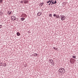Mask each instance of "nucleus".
Instances as JSON below:
<instances>
[{"label":"nucleus","instance_id":"1","mask_svg":"<svg viewBox=\"0 0 78 78\" xmlns=\"http://www.w3.org/2000/svg\"><path fill=\"white\" fill-rule=\"evenodd\" d=\"M59 71L61 73H65V69L64 68H60L59 69Z\"/></svg>","mask_w":78,"mask_h":78},{"label":"nucleus","instance_id":"2","mask_svg":"<svg viewBox=\"0 0 78 78\" xmlns=\"http://www.w3.org/2000/svg\"><path fill=\"white\" fill-rule=\"evenodd\" d=\"M49 2H51L52 3V4H56V2L55 1V2L53 0H49L48 2H47V3H49Z\"/></svg>","mask_w":78,"mask_h":78},{"label":"nucleus","instance_id":"3","mask_svg":"<svg viewBox=\"0 0 78 78\" xmlns=\"http://www.w3.org/2000/svg\"><path fill=\"white\" fill-rule=\"evenodd\" d=\"M60 18H61V20H65V16H61Z\"/></svg>","mask_w":78,"mask_h":78},{"label":"nucleus","instance_id":"4","mask_svg":"<svg viewBox=\"0 0 78 78\" xmlns=\"http://www.w3.org/2000/svg\"><path fill=\"white\" fill-rule=\"evenodd\" d=\"M13 12H12V11L9 10L8 12H7V14H12Z\"/></svg>","mask_w":78,"mask_h":78},{"label":"nucleus","instance_id":"5","mask_svg":"<svg viewBox=\"0 0 78 78\" xmlns=\"http://www.w3.org/2000/svg\"><path fill=\"white\" fill-rule=\"evenodd\" d=\"M11 19L12 20H14L16 19V17L15 16H11Z\"/></svg>","mask_w":78,"mask_h":78},{"label":"nucleus","instance_id":"6","mask_svg":"<svg viewBox=\"0 0 78 78\" xmlns=\"http://www.w3.org/2000/svg\"><path fill=\"white\" fill-rule=\"evenodd\" d=\"M25 16H26V15L24 14H22L21 17H25Z\"/></svg>","mask_w":78,"mask_h":78},{"label":"nucleus","instance_id":"7","mask_svg":"<svg viewBox=\"0 0 78 78\" xmlns=\"http://www.w3.org/2000/svg\"><path fill=\"white\" fill-rule=\"evenodd\" d=\"M24 3L25 4H26V3H28V1L27 0H24Z\"/></svg>","mask_w":78,"mask_h":78},{"label":"nucleus","instance_id":"8","mask_svg":"<svg viewBox=\"0 0 78 78\" xmlns=\"http://www.w3.org/2000/svg\"><path fill=\"white\" fill-rule=\"evenodd\" d=\"M25 19L24 18L22 17L21 18V21H23Z\"/></svg>","mask_w":78,"mask_h":78},{"label":"nucleus","instance_id":"9","mask_svg":"<svg viewBox=\"0 0 78 78\" xmlns=\"http://www.w3.org/2000/svg\"><path fill=\"white\" fill-rule=\"evenodd\" d=\"M37 16H40L41 15V14L40 12H38L37 14Z\"/></svg>","mask_w":78,"mask_h":78},{"label":"nucleus","instance_id":"10","mask_svg":"<svg viewBox=\"0 0 78 78\" xmlns=\"http://www.w3.org/2000/svg\"><path fill=\"white\" fill-rule=\"evenodd\" d=\"M16 34H17V35L18 36H20V34L19 32H17Z\"/></svg>","mask_w":78,"mask_h":78},{"label":"nucleus","instance_id":"11","mask_svg":"<svg viewBox=\"0 0 78 78\" xmlns=\"http://www.w3.org/2000/svg\"><path fill=\"white\" fill-rule=\"evenodd\" d=\"M56 17L57 19H59V18H60V17H59V16L56 15Z\"/></svg>","mask_w":78,"mask_h":78},{"label":"nucleus","instance_id":"12","mask_svg":"<svg viewBox=\"0 0 78 78\" xmlns=\"http://www.w3.org/2000/svg\"><path fill=\"white\" fill-rule=\"evenodd\" d=\"M43 4H44V3H41L40 4V6H42V5H43Z\"/></svg>","mask_w":78,"mask_h":78},{"label":"nucleus","instance_id":"13","mask_svg":"<svg viewBox=\"0 0 78 78\" xmlns=\"http://www.w3.org/2000/svg\"><path fill=\"white\" fill-rule=\"evenodd\" d=\"M34 56H36L37 55V54L36 53H34Z\"/></svg>","mask_w":78,"mask_h":78},{"label":"nucleus","instance_id":"14","mask_svg":"<svg viewBox=\"0 0 78 78\" xmlns=\"http://www.w3.org/2000/svg\"><path fill=\"white\" fill-rule=\"evenodd\" d=\"M73 60H74V59L72 58H71L70 59V61H72V62L73 61Z\"/></svg>","mask_w":78,"mask_h":78},{"label":"nucleus","instance_id":"15","mask_svg":"<svg viewBox=\"0 0 78 78\" xmlns=\"http://www.w3.org/2000/svg\"><path fill=\"white\" fill-rule=\"evenodd\" d=\"M52 4H52V3L51 2H49V3L48 4V5H51Z\"/></svg>","mask_w":78,"mask_h":78},{"label":"nucleus","instance_id":"16","mask_svg":"<svg viewBox=\"0 0 78 78\" xmlns=\"http://www.w3.org/2000/svg\"><path fill=\"white\" fill-rule=\"evenodd\" d=\"M73 58L74 59H75L76 58V56L73 55Z\"/></svg>","mask_w":78,"mask_h":78},{"label":"nucleus","instance_id":"17","mask_svg":"<svg viewBox=\"0 0 78 78\" xmlns=\"http://www.w3.org/2000/svg\"><path fill=\"white\" fill-rule=\"evenodd\" d=\"M3 66H4V67H5V66H6V64L5 63H4Z\"/></svg>","mask_w":78,"mask_h":78},{"label":"nucleus","instance_id":"18","mask_svg":"<svg viewBox=\"0 0 78 78\" xmlns=\"http://www.w3.org/2000/svg\"><path fill=\"white\" fill-rule=\"evenodd\" d=\"M23 2H24L23 1H21V2H20V3H23Z\"/></svg>","mask_w":78,"mask_h":78},{"label":"nucleus","instance_id":"19","mask_svg":"<svg viewBox=\"0 0 78 78\" xmlns=\"http://www.w3.org/2000/svg\"><path fill=\"white\" fill-rule=\"evenodd\" d=\"M52 15L51 14H50L49 15V16H50V17H52Z\"/></svg>","mask_w":78,"mask_h":78},{"label":"nucleus","instance_id":"20","mask_svg":"<svg viewBox=\"0 0 78 78\" xmlns=\"http://www.w3.org/2000/svg\"><path fill=\"white\" fill-rule=\"evenodd\" d=\"M2 2H3V0H0V3H2Z\"/></svg>","mask_w":78,"mask_h":78},{"label":"nucleus","instance_id":"21","mask_svg":"<svg viewBox=\"0 0 78 78\" xmlns=\"http://www.w3.org/2000/svg\"><path fill=\"white\" fill-rule=\"evenodd\" d=\"M53 48L54 50H57V48H55V47Z\"/></svg>","mask_w":78,"mask_h":78},{"label":"nucleus","instance_id":"22","mask_svg":"<svg viewBox=\"0 0 78 78\" xmlns=\"http://www.w3.org/2000/svg\"><path fill=\"white\" fill-rule=\"evenodd\" d=\"M53 16H54V17H56V14H54L53 15Z\"/></svg>","mask_w":78,"mask_h":78},{"label":"nucleus","instance_id":"23","mask_svg":"<svg viewBox=\"0 0 78 78\" xmlns=\"http://www.w3.org/2000/svg\"><path fill=\"white\" fill-rule=\"evenodd\" d=\"M70 62L71 63V64H73V62L71 61L70 60Z\"/></svg>","mask_w":78,"mask_h":78},{"label":"nucleus","instance_id":"24","mask_svg":"<svg viewBox=\"0 0 78 78\" xmlns=\"http://www.w3.org/2000/svg\"><path fill=\"white\" fill-rule=\"evenodd\" d=\"M2 28V26H0V29L1 28Z\"/></svg>","mask_w":78,"mask_h":78},{"label":"nucleus","instance_id":"25","mask_svg":"<svg viewBox=\"0 0 78 78\" xmlns=\"http://www.w3.org/2000/svg\"><path fill=\"white\" fill-rule=\"evenodd\" d=\"M1 27H2V25H0Z\"/></svg>","mask_w":78,"mask_h":78}]
</instances>
